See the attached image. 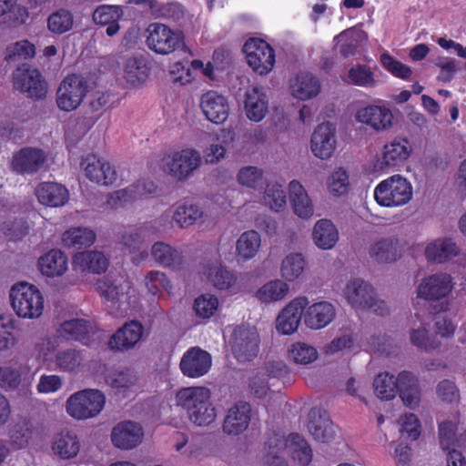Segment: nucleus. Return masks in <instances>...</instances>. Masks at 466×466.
<instances>
[{"label":"nucleus","mask_w":466,"mask_h":466,"mask_svg":"<svg viewBox=\"0 0 466 466\" xmlns=\"http://www.w3.org/2000/svg\"><path fill=\"white\" fill-rule=\"evenodd\" d=\"M175 400L195 426L208 427L217 420V409L211 400V391L207 387L182 388L177 391Z\"/></svg>","instance_id":"1"},{"label":"nucleus","mask_w":466,"mask_h":466,"mask_svg":"<svg viewBox=\"0 0 466 466\" xmlns=\"http://www.w3.org/2000/svg\"><path fill=\"white\" fill-rule=\"evenodd\" d=\"M97 289L108 312L115 317L126 315L137 301V290L124 276L102 278L97 281Z\"/></svg>","instance_id":"2"},{"label":"nucleus","mask_w":466,"mask_h":466,"mask_svg":"<svg viewBox=\"0 0 466 466\" xmlns=\"http://www.w3.org/2000/svg\"><path fill=\"white\" fill-rule=\"evenodd\" d=\"M374 199L383 208H395L407 205L413 197L411 182L400 174L381 180L374 188Z\"/></svg>","instance_id":"3"},{"label":"nucleus","mask_w":466,"mask_h":466,"mask_svg":"<svg viewBox=\"0 0 466 466\" xmlns=\"http://www.w3.org/2000/svg\"><path fill=\"white\" fill-rule=\"evenodd\" d=\"M11 306L16 316L25 319H36L44 312L45 301L40 289L30 283L15 284L9 293Z\"/></svg>","instance_id":"4"},{"label":"nucleus","mask_w":466,"mask_h":466,"mask_svg":"<svg viewBox=\"0 0 466 466\" xmlns=\"http://www.w3.org/2000/svg\"><path fill=\"white\" fill-rule=\"evenodd\" d=\"M410 140L403 137H396L386 142L373 161V171L388 174L399 170L404 166L412 153Z\"/></svg>","instance_id":"5"},{"label":"nucleus","mask_w":466,"mask_h":466,"mask_svg":"<svg viewBox=\"0 0 466 466\" xmlns=\"http://www.w3.org/2000/svg\"><path fill=\"white\" fill-rule=\"evenodd\" d=\"M201 163L200 152L193 147H186L165 156L162 169L175 180L185 181L200 167Z\"/></svg>","instance_id":"6"},{"label":"nucleus","mask_w":466,"mask_h":466,"mask_svg":"<svg viewBox=\"0 0 466 466\" xmlns=\"http://www.w3.org/2000/svg\"><path fill=\"white\" fill-rule=\"evenodd\" d=\"M105 395L98 390L86 389L73 393L66 402L67 414L76 420L96 417L104 409Z\"/></svg>","instance_id":"7"},{"label":"nucleus","mask_w":466,"mask_h":466,"mask_svg":"<svg viewBox=\"0 0 466 466\" xmlns=\"http://www.w3.org/2000/svg\"><path fill=\"white\" fill-rule=\"evenodd\" d=\"M147 47L158 55H169L185 46L182 31L173 29L162 23H152L147 29Z\"/></svg>","instance_id":"8"},{"label":"nucleus","mask_w":466,"mask_h":466,"mask_svg":"<svg viewBox=\"0 0 466 466\" xmlns=\"http://www.w3.org/2000/svg\"><path fill=\"white\" fill-rule=\"evenodd\" d=\"M228 344L233 356L238 361H251L259 352L260 336L258 329L253 326H237L232 329Z\"/></svg>","instance_id":"9"},{"label":"nucleus","mask_w":466,"mask_h":466,"mask_svg":"<svg viewBox=\"0 0 466 466\" xmlns=\"http://www.w3.org/2000/svg\"><path fill=\"white\" fill-rule=\"evenodd\" d=\"M87 88L84 76L77 74L66 76L56 90L57 107L65 112L76 110L86 96Z\"/></svg>","instance_id":"10"},{"label":"nucleus","mask_w":466,"mask_h":466,"mask_svg":"<svg viewBox=\"0 0 466 466\" xmlns=\"http://www.w3.org/2000/svg\"><path fill=\"white\" fill-rule=\"evenodd\" d=\"M13 83L15 89L28 98L40 100L46 96L48 85L36 68L25 66L16 68L13 75Z\"/></svg>","instance_id":"11"},{"label":"nucleus","mask_w":466,"mask_h":466,"mask_svg":"<svg viewBox=\"0 0 466 466\" xmlns=\"http://www.w3.org/2000/svg\"><path fill=\"white\" fill-rule=\"evenodd\" d=\"M248 65L254 72L265 76L275 65V52L269 44L258 38H250L243 46Z\"/></svg>","instance_id":"12"},{"label":"nucleus","mask_w":466,"mask_h":466,"mask_svg":"<svg viewBox=\"0 0 466 466\" xmlns=\"http://www.w3.org/2000/svg\"><path fill=\"white\" fill-rule=\"evenodd\" d=\"M270 449L279 448L291 456L301 466L309 465L313 458L311 447L308 441L298 433H291L287 438L275 434L268 440Z\"/></svg>","instance_id":"13"},{"label":"nucleus","mask_w":466,"mask_h":466,"mask_svg":"<svg viewBox=\"0 0 466 466\" xmlns=\"http://www.w3.org/2000/svg\"><path fill=\"white\" fill-rule=\"evenodd\" d=\"M309 304L306 296H299L291 299L278 314L275 328L281 335L294 334L303 319L305 308Z\"/></svg>","instance_id":"14"},{"label":"nucleus","mask_w":466,"mask_h":466,"mask_svg":"<svg viewBox=\"0 0 466 466\" xmlns=\"http://www.w3.org/2000/svg\"><path fill=\"white\" fill-rule=\"evenodd\" d=\"M309 147L315 157L320 160L331 158L337 148L335 125L330 122L319 124L311 134Z\"/></svg>","instance_id":"15"},{"label":"nucleus","mask_w":466,"mask_h":466,"mask_svg":"<svg viewBox=\"0 0 466 466\" xmlns=\"http://www.w3.org/2000/svg\"><path fill=\"white\" fill-rule=\"evenodd\" d=\"M80 167L85 176L93 183L100 186H110L117 179L115 167L106 159L96 154L84 156Z\"/></svg>","instance_id":"16"},{"label":"nucleus","mask_w":466,"mask_h":466,"mask_svg":"<svg viewBox=\"0 0 466 466\" xmlns=\"http://www.w3.org/2000/svg\"><path fill=\"white\" fill-rule=\"evenodd\" d=\"M355 119L376 132H384L393 126L394 115L386 106L370 105L358 109Z\"/></svg>","instance_id":"17"},{"label":"nucleus","mask_w":466,"mask_h":466,"mask_svg":"<svg viewBox=\"0 0 466 466\" xmlns=\"http://www.w3.org/2000/svg\"><path fill=\"white\" fill-rule=\"evenodd\" d=\"M198 274L218 290L229 289L237 282L236 275L219 260L204 259L199 264Z\"/></svg>","instance_id":"18"},{"label":"nucleus","mask_w":466,"mask_h":466,"mask_svg":"<svg viewBox=\"0 0 466 466\" xmlns=\"http://www.w3.org/2000/svg\"><path fill=\"white\" fill-rule=\"evenodd\" d=\"M170 217L179 228H188L197 223H203L206 220V214L203 208L197 204L188 202L172 206L160 217V220H167Z\"/></svg>","instance_id":"19"},{"label":"nucleus","mask_w":466,"mask_h":466,"mask_svg":"<svg viewBox=\"0 0 466 466\" xmlns=\"http://www.w3.org/2000/svg\"><path fill=\"white\" fill-rule=\"evenodd\" d=\"M47 157L39 147H26L14 154L12 168L18 174H34L44 167Z\"/></svg>","instance_id":"20"},{"label":"nucleus","mask_w":466,"mask_h":466,"mask_svg":"<svg viewBox=\"0 0 466 466\" xmlns=\"http://www.w3.org/2000/svg\"><path fill=\"white\" fill-rule=\"evenodd\" d=\"M211 364V355L208 351L198 347H192L184 353L179 366L185 376L199 378L208 372Z\"/></svg>","instance_id":"21"},{"label":"nucleus","mask_w":466,"mask_h":466,"mask_svg":"<svg viewBox=\"0 0 466 466\" xmlns=\"http://www.w3.org/2000/svg\"><path fill=\"white\" fill-rule=\"evenodd\" d=\"M144 438L143 428L137 422L126 420L117 423L111 431L113 444L122 450L138 446Z\"/></svg>","instance_id":"22"},{"label":"nucleus","mask_w":466,"mask_h":466,"mask_svg":"<svg viewBox=\"0 0 466 466\" xmlns=\"http://www.w3.org/2000/svg\"><path fill=\"white\" fill-rule=\"evenodd\" d=\"M336 317V309L329 301H318L308 304L303 315L305 326L312 330H319L329 325Z\"/></svg>","instance_id":"23"},{"label":"nucleus","mask_w":466,"mask_h":466,"mask_svg":"<svg viewBox=\"0 0 466 466\" xmlns=\"http://www.w3.org/2000/svg\"><path fill=\"white\" fill-rule=\"evenodd\" d=\"M200 108L207 119L214 124L224 123L229 115V105L227 98L213 90L201 96Z\"/></svg>","instance_id":"24"},{"label":"nucleus","mask_w":466,"mask_h":466,"mask_svg":"<svg viewBox=\"0 0 466 466\" xmlns=\"http://www.w3.org/2000/svg\"><path fill=\"white\" fill-rule=\"evenodd\" d=\"M452 289L451 279L446 273H436L424 278L417 288V296L424 299H440Z\"/></svg>","instance_id":"25"},{"label":"nucleus","mask_w":466,"mask_h":466,"mask_svg":"<svg viewBox=\"0 0 466 466\" xmlns=\"http://www.w3.org/2000/svg\"><path fill=\"white\" fill-rule=\"evenodd\" d=\"M250 420V405L246 402L237 403L228 410L222 424V431L228 435H239L248 428Z\"/></svg>","instance_id":"26"},{"label":"nucleus","mask_w":466,"mask_h":466,"mask_svg":"<svg viewBox=\"0 0 466 466\" xmlns=\"http://www.w3.org/2000/svg\"><path fill=\"white\" fill-rule=\"evenodd\" d=\"M397 393L403 404L415 410L420 406L421 391L418 378L410 371L402 370L396 377Z\"/></svg>","instance_id":"27"},{"label":"nucleus","mask_w":466,"mask_h":466,"mask_svg":"<svg viewBox=\"0 0 466 466\" xmlns=\"http://www.w3.org/2000/svg\"><path fill=\"white\" fill-rule=\"evenodd\" d=\"M307 428L310 435L318 441L330 443L336 440V427L328 414L319 409H312L309 411Z\"/></svg>","instance_id":"28"},{"label":"nucleus","mask_w":466,"mask_h":466,"mask_svg":"<svg viewBox=\"0 0 466 466\" xmlns=\"http://www.w3.org/2000/svg\"><path fill=\"white\" fill-rule=\"evenodd\" d=\"M143 332L144 328L140 322H127L111 336L108 345L111 350H129L141 339Z\"/></svg>","instance_id":"29"},{"label":"nucleus","mask_w":466,"mask_h":466,"mask_svg":"<svg viewBox=\"0 0 466 466\" xmlns=\"http://www.w3.org/2000/svg\"><path fill=\"white\" fill-rule=\"evenodd\" d=\"M403 250V244L399 238L389 237L374 242L370 255L380 263H393L401 258Z\"/></svg>","instance_id":"30"},{"label":"nucleus","mask_w":466,"mask_h":466,"mask_svg":"<svg viewBox=\"0 0 466 466\" xmlns=\"http://www.w3.org/2000/svg\"><path fill=\"white\" fill-rule=\"evenodd\" d=\"M154 261L162 268L180 269L184 264L183 251L164 241H157L151 248Z\"/></svg>","instance_id":"31"},{"label":"nucleus","mask_w":466,"mask_h":466,"mask_svg":"<svg viewBox=\"0 0 466 466\" xmlns=\"http://www.w3.org/2000/svg\"><path fill=\"white\" fill-rule=\"evenodd\" d=\"M289 88L292 96L299 100H309L316 97L321 89L318 77L308 72H301L290 80Z\"/></svg>","instance_id":"32"},{"label":"nucleus","mask_w":466,"mask_h":466,"mask_svg":"<svg viewBox=\"0 0 466 466\" xmlns=\"http://www.w3.org/2000/svg\"><path fill=\"white\" fill-rule=\"evenodd\" d=\"M92 324L84 319H73L64 321L58 327L56 333L59 338L66 340H76L84 345H88L90 334L93 333Z\"/></svg>","instance_id":"33"},{"label":"nucleus","mask_w":466,"mask_h":466,"mask_svg":"<svg viewBox=\"0 0 466 466\" xmlns=\"http://www.w3.org/2000/svg\"><path fill=\"white\" fill-rule=\"evenodd\" d=\"M37 268L46 277H61L68 269V259L60 249H51L38 258Z\"/></svg>","instance_id":"34"},{"label":"nucleus","mask_w":466,"mask_h":466,"mask_svg":"<svg viewBox=\"0 0 466 466\" xmlns=\"http://www.w3.org/2000/svg\"><path fill=\"white\" fill-rule=\"evenodd\" d=\"M460 249L451 238H438L429 242L425 248L424 255L428 261L443 263L456 257Z\"/></svg>","instance_id":"35"},{"label":"nucleus","mask_w":466,"mask_h":466,"mask_svg":"<svg viewBox=\"0 0 466 466\" xmlns=\"http://www.w3.org/2000/svg\"><path fill=\"white\" fill-rule=\"evenodd\" d=\"M289 193L294 213L300 218H309L314 215V205L307 190L298 180L289 183Z\"/></svg>","instance_id":"36"},{"label":"nucleus","mask_w":466,"mask_h":466,"mask_svg":"<svg viewBox=\"0 0 466 466\" xmlns=\"http://www.w3.org/2000/svg\"><path fill=\"white\" fill-rule=\"evenodd\" d=\"M38 201L47 207H62L69 199V192L66 187L56 182H43L35 189Z\"/></svg>","instance_id":"37"},{"label":"nucleus","mask_w":466,"mask_h":466,"mask_svg":"<svg viewBox=\"0 0 466 466\" xmlns=\"http://www.w3.org/2000/svg\"><path fill=\"white\" fill-rule=\"evenodd\" d=\"M108 259L100 251L88 250L78 252L74 256V269L82 272L100 274L107 268Z\"/></svg>","instance_id":"38"},{"label":"nucleus","mask_w":466,"mask_h":466,"mask_svg":"<svg viewBox=\"0 0 466 466\" xmlns=\"http://www.w3.org/2000/svg\"><path fill=\"white\" fill-rule=\"evenodd\" d=\"M343 294L353 308L364 309L370 305L374 289L369 283L358 279L347 283Z\"/></svg>","instance_id":"39"},{"label":"nucleus","mask_w":466,"mask_h":466,"mask_svg":"<svg viewBox=\"0 0 466 466\" xmlns=\"http://www.w3.org/2000/svg\"><path fill=\"white\" fill-rule=\"evenodd\" d=\"M244 109L247 117L260 122L268 112V100L261 88L254 86L245 93Z\"/></svg>","instance_id":"40"},{"label":"nucleus","mask_w":466,"mask_h":466,"mask_svg":"<svg viewBox=\"0 0 466 466\" xmlns=\"http://www.w3.org/2000/svg\"><path fill=\"white\" fill-rule=\"evenodd\" d=\"M410 339L414 346L426 351L435 350L440 346L439 338L436 337L431 323L426 320L419 319L412 323Z\"/></svg>","instance_id":"41"},{"label":"nucleus","mask_w":466,"mask_h":466,"mask_svg":"<svg viewBox=\"0 0 466 466\" xmlns=\"http://www.w3.org/2000/svg\"><path fill=\"white\" fill-rule=\"evenodd\" d=\"M157 232L158 229L153 222H146L139 227L127 229L120 237V243L130 250H135L154 238Z\"/></svg>","instance_id":"42"},{"label":"nucleus","mask_w":466,"mask_h":466,"mask_svg":"<svg viewBox=\"0 0 466 466\" xmlns=\"http://www.w3.org/2000/svg\"><path fill=\"white\" fill-rule=\"evenodd\" d=\"M312 240L320 249H331L339 240V230L332 221L321 218L313 226Z\"/></svg>","instance_id":"43"},{"label":"nucleus","mask_w":466,"mask_h":466,"mask_svg":"<svg viewBox=\"0 0 466 466\" xmlns=\"http://www.w3.org/2000/svg\"><path fill=\"white\" fill-rule=\"evenodd\" d=\"M81 448L80 441L72 431L57 433L53 441L52 450L62 460H70L77 456Z\"/></svg>","instance_id":"44"},{"label":"nucleus","mask_w":466,"mask_h":466,"mask_svg":"<svg viewBox=\"0 0 466 466\" xmlns=\"http://www.w3.org/2000/svg\"><path fill=\"white\" fill-rule=\"evenodd\" d=\"M149 66L143 56L128 58L123 66V77L131 86H139L146 82L149 75Z\"/></svg>","instance_id":"45"},{"label":"nucleus","mask_w":466,"mask_h":466,"mask_svg":"<svg viewBox=\"0 0 466 466\" xmlns=\"http://www.w3.org/2000/svg\"><path fill=\"white\" fill-rule=\"evenodd\" d=\"M306 265L307 262L302 253L290 252L280 262L279 275L287 283L294 282L303 275Z\"/></svg>","instance_id":"46"},{"label":"nucleus","mask_w":466,"mask_h":466,"mask_svg":"<svg viewBox=\"0 0 466 466\" xmlns=\"http://www.w3.org/2000/svg\"><path fill=\"white\" fill-rule=\"evenodd\" d=\"M289 293V286L283 279H272L263 284L255 294L256 299L264 304L282 301Z\"/></svg>","instance_id":"47"},{"label":"nucleus","mask_w":466,"mask_h":466,"mask_svg":"<svg viewBox=\"0 0 466 466\" xmlns=\"http://www.w3.org/2000/svg\"><path fill=\"white\" fill-rule=\"evenodd\" d=\"M85 360L83 350L66 349L56 354L55 363L56 368L61 371L78 373L84 367Z\"/></svg>","instance_id":"48"},{"label":"nucleus","mask_w":466,"mask_h":466,"mask_svg":"<svg viewBox=\"0 0 466 466\" xmlns=\"http://www.w3.org/2000/svg\"><path fill=\"white\" fill-rule=\"evenodd\" d=\"M261 246L260 235L256 230L243 232L236 242V254L240 259L247 261L258 254Z\"/></svg>","instance_id":"49"},{"label":"nucleus","mask_w":466,"mask_h":466,"mask_svg":"<svg viewBox=\"0 0 466 466\" xmlns=\"http://www.w3.org/2000/svg\"><path fill=\"white\" fill-rule=\"evenodd\" d=\"M144 285L147 291L157 298L163 296L162 289L168 295H174V286L167 275L160 270H150L144 277Z\"/></svg>","instance_id":"50"},{"label":"nucleus","mask_w":466,"mask_h":466,"mask_svg":"<svg viewBox=\"0 0 466 466\" xmlns=\"http://www.w3.org/2000/svg\"><path fill=\"white\" fill-rule=\"evenodd\" d=\"M143 196L140 184L131 185L126 188L110 193L107 196L106 206L111 209H118L134 202Z\"/></svg>","instance_id":"51"},{"label":"nucleus","mask_w":466,"mask_h":466,"mask_svg":"<svg viewBox=\"0 0 466 466\" xmlns=\"http://www.w3.org/2000/svg\"><path fill=\"white\" fill-rule=\"evenodd\" d=\"M288 357L295 364L308 366L318 360L319 352L314 346L306 342L297 341L289 346Z\"/></svg>","instance_id":"52"},{"label":"nucleus","mask_w":466,"mask_h":466,"mask_svg":"<svg viewBox=\"0 0 466 466\" xmlns=\"http://www.w3.org/2000/svg\"><path fill=\"white\" fill-rule=\"evenodd\" d=\"M96 240V233L88 228H71L64 232L62 241L65 246L81 248L91 246Z\"/></svg>","instance_id":"53"},{"label":"nucleus","mask_w":466,"mask_h":466,"mask_svg":"<svg viewBox=\"0 0 466 466\" xmlns=\"http://www.w3.org/2000/svg\"><path fill=\"white\" fill-rule=\"evenodd\" d=\"M262 203L274 212H280L287 206V195L283 187L277 183L267 184L263 196Z\"/></svg>","instance_id":"54"},{"label":"nucleus","mask_w":466,"mask_h":466,"mask_svg":"<svg viewBox=\"0 0 466 466\" xmlns=\"http://www.w3.org/2000/svg\"><path fill=\"white\" fill-rule=\"evenodd\" d=\"M459 419L444 420L438 424V440L440 447L447 453L455 450L453 447L457 442V433L459 430Z\"/></svg>","instance_id":"55"},{"label":"nucleus","mask_w":466,"mask_h":466,"mask_svg":"<svg viewBox=\"0 0 466 466\" xmlns=\"http://www.w3.org/2000/svg\"><path fill=\"white\" fill-rule=\"evenodd\" d=\"M376 395L385 400H390L397 395L396 377L389 372H381L373 382Z\"/></svg>","instance_id":"56"},{"label":"nucleus","mask_w":466,"mask_h":466,"mask_svg":"<svg viewBox=\"0 0 466 466\" xmlns=\"http://www.w3.org/2000/svg\"><path fill=\"white\" fill-rule=\"evenodd\" d=\"M74 16L70 11L59 9L52 13L47 18V28L56 35H62L73 28Z\"/></svg>","instance_id":"57"},{"label":"nucleus","mask_w":466,"mask_h":466,"mask_svg":"<svg viewBox=\"0 0 466 466\" xmlns=\"http://www.w3.org/2000/svg\"><path fill=\"white\" fill-rule=\"evenodd\" d=\"M327 189L334 197L347 194L350 187V176L343 167L335 168L327 179Z\"/></svg>","instance_id":"58"},{"label":"nucleus","mask_w":466,"mask_h":466,"mask_svg":"<svg viewBox=\"0 0 466 466\" xmlns=\"http://www.w3.org/2000/svg\"><path fill=\"white\" fill-rule=\"evenodd\" d=\"M236 178L240 186L258 189L263 185L264 171L256 166H245L239 168Z\"/></svg>","instance_id":"59"},{"label":"nucleus","mask_w":466,"mask_h":466,"mask_svg":"<svg viewBox=\"0 0 466 466\" xmlns=\"http://www.w3.org/2000/svg\"><path fill=\"white\" fill-rule=\"evenodd\" d=\"M348 82L363 87H374L377 84L373 71L365 65L352 66L348 73Z\"/></svg>","instance_id":"60"},{"label":"nucleus","mask_w":466,"mask_h":466,"mask_svg":"<svg viewBox=\"0 0 466 466\" xmlns=\"http://www.w3.org/2000/svg\"><path fill=\"white\" fill-rule=\"evenodd\" d=\"M268 379H277L284 385L292 382L291 371L289 367L282 360H272L265 363L260 370Z\"/></svg>","instance_id":"61"},{"label":"nucleus","mask_w":466,"mask_h":466,"mask_svg":"<svg viewBox=\"0 0 466 466\" xmlns=\"http://www.w3.org/2000/svg\"><path fill=\"white\" fill-rule=\"evenodd\" d=\"M218 299L215 295L202 294L195 299L194 310L198 317L209 319L218 310Z\"/></svg>","instance_id":"62"},{"label":"nucleus","mask_w":466,"mask_h":466,"mask_svg":"<svg viewBox=\"0 0 466 466\" xmlns=\"http://www.w3.org/2000/svg\"><path fill=\"white\" fill-rule=\"evenodd\" d=\"M137 379V375L132 370L124 369L110 372L106 377V382L112 388L122 390L135 385Z\"/></svg>","instance_id":"63"},{"label":"nucleus","mask_w":466,"mask_h":466,"mask_svg":"<svg viewBox=\"0 0 466 466\" xmlns=\"http://www.w3.org/2000/svg\"><path fill=\"white\" fill-rule=\"evenodd\" d=\"M122 16L123 10L120 5H102L94 11L93 21L96 25H106L109 23L118 22Z\"/></svg>","instance_id":"64"}]
</instances>
